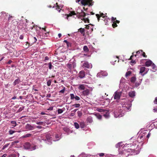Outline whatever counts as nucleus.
I'll use <instances>...</instances> for the list:
<instances>
[{
  "instance_id": "72a5a7b5",
  "label": "nucleus",
  "mask_w": 157,
  "mask_h": 157,
  "mask_svg": "<svg viewBox=\"0 0 157 157\" xmlns=\"http://www.w3.org/2000/svg\"><path fill=\"white\" fill-rule=\"evenodd\" d=\"M85 126V124L83 122H81L80 123V127L81 128H83Z\"/></svg>"
},
{
  "instance_id": "7c9ffc66",
  "label": "nucleus",
  "mask_w": 157,
  "mask_h": 157,
  "mask_svg": "<svg viewBox=\"0 0 157 157\" xmlns=\"http://www.w3.org/2000/svg\"><path fill=\"white\" fill-rule=\"evenodd\" d=\"M74 125L76 128L78 129L79 128V125L78 123L75 122L74 123Z\"/></svg>"
},
{
  "instance_id": "412c9836",
  "label": "nucleus",
  "mask_w": 157,
  "mask_h": 157,
  "mask_svg": "<svg viewBox=\"0 0 157 157\" xmlns=\"http://www.w3.org/2000/svg\"><path fill=\"white\" fill-rule=\"evenodd\" d=\"M96 15L97 17L98 18V21L99 20V17H100V16L102 17H104L105 16V14H104L103 13H100V16L98 14H96Z\"/></svg>"
},
{
  "instance_id": "603ef678",
  "label": "nucleus",
  "mask_w": 157,
  "mask_h": 157,
  "mask_svg": "<svg viewBox=\"0 0 157 157\" xmlns=\"http://www.w3.org/2000/svg\"><path fill=\"white\" fill-rule=\"evenodd\" d=\"M67 45L68 47H69L71 46V43L68 42L67 44Z\"/></svg>"
},
{
  "instance_id": "338daca9",
  "label": "nucleus",
  "mask_w": 157,
  "mask_h": 157,
  "mask_svg": "<svg viewBox=\"0 0 157 157\" xmlns=\"http://www.w3.org/2000/svg\"><path fill=\"white\" fill-rule=\"evenodd\" d=\"M78 110V109H74L73 110V111H72L73 112H74V113H75V112H76V111Z\"/></svg>"
},
{
  "instance_id": "9d476101",
  "label": "nucleus",
  "mask_w": 157,
  "mask_h": 157,
  "mask_svg": "<svg viewBox=\"0 0 157 157\" xmlns=\"http://www.w3.org/2000/svg\"><path fill=\"white\" fill-rule=\"evenodd\" d=\"M83 66L87 68H91L92 67V64L89 63L87 61H85L83 63Z\"/></svg>"
},
{
  "instance_id": "3c124183",
  "label": "nucleus",
  "mask_w": 157,
  "mask_h": 157,
  "mask_svg": "<svg viewBox=\"0 0 157 157\" xmlns=\"http://www.w3.org/2000/svg\"><path fill=\"white\" fill-rule=\"evenodd\" d=\"M153 110L154 112H157V107H154Z\"/></svg>"
},
{
  "instance_id": "9b49d317",
  "label": "nucleus",
  "mask_w": 157,
  "mask_h": 157,
  "mask_svg": "<svg viewBox=\"0 0 157 157\" xmlns=\"http://www.w3.org/2000/svg\"><path fill=\"white\" fill-rule=\"evenodd\" d=\"M145 134H146V133L145 132L143 134H140L138 138V141H142V140H143L144 139L145 137Z\"/></svg>"
},
{
  "instance_id": "864d4df0",
  "label": "nucleus",
  "mask_w": 157,
  "mask_h": 157,
  "mask_svg": "<svg viewBox=\"0 0 157 157\" xmlns=\"http://www.w3.org/2000/svg\"><path fill=\"white\" fill-rule=\"evenodd\" d=\"M65 90V88L64 87L63 89L61 90H60L59 91V93H63L64 92Z\"/></svg>"
},
{
  "instance_id": "f8f14e48",
  "label": "nucleus",
  "mask_w": 157,
  "mask_h": 157,
  "mask_svg": "<svg viewBox=\"0 0 157 157\" xmlns=\"http://www.w3.org/2000/svg\"><path fill=\"white\" fill-rule=\"evenodd\" d=\"M71 99L72 100L75 99L76 101H79L80 100V98L79 97L73 94H70Z\"/></svg>"
},
{
  "instance_id": "f3484780",
  "label": "nucleus",
  "mask_w": 157,
  "mask_h": 157,
  "mask_svg": "<svg viewBox=\"0 0 157 157\" xmlns=\"http://www.w3.org/2000/svg\"><path fill=\"white\" fill-rule=\"evenodd\" d=\"M1 17L2 18L6 19L8 17V13L4 12H2L1 13Z\"/></svg>"
},
{
  "instance_id": "f03ea898",
  "label": "nucleus",
  "mask_w": 157,
  "mask_h": 157,
  "mask_svg": "<svg viewBox=\"0 0 157 157\" xmlns=\"http://www.w3.org/2000/svg\"><path fill=\"white\" fill-rule=\"evenodd\" d=\"M38 140H41L46 141V143L48 144H52L51 137V135L49 134L42 135L40 136V138H39Z\"/></svg>"
},
{
  "instance_id": "7ed1b4c3",
  "label": "nucleus",
  "mask_w": 157,
  "mask_h": 157,
  "mask_svg": "<svg viewBox=\"0 0 157 157\" xmlns=\"http://www.w3.org/2000/svg\"><path fill=\"white\" fill-rule=\"evenodd\" d=\"M131 146L132 147H131V148L125 149H124V150L123 151H122L121 152L119 151V154H121V155H122L123 156H126V157H127L129 155L128 154H127L128 152H130L132 151H134L135 148H136V147L135 148V147H134V145L133 144H131Z\"/></svg>"
},
{
  "instance_id": "0e129e2a",
  "label": "nucleus",
  "mask_w": 157,
  "mask_h": 157,
  "mask_svg": "<svg viewBox=\"0 0 157 157\" xmlns=\"http://www.w3.org/2000/svg\"><path fill=\"white\" fill-rule=\"evenodd\" d=\"M142 56H144V57H146V56L145 55V52H143V53H142Z\"/></svg>"
},
{
  "instance_id": "a878e982",
  "label": "nucleus",
  "mask_w": 157,
  "mask_h": 157,
  "mask_svg": "<svg viewBox=\"0 0 157 157\" xmlns=\"http://www.w3.org/2000/svg\"><path fill=\"white\" fill-rule=\"evenodd\" d=\"M11 123L12 124V125L13 126V128L15 127L17 125V123L16 121H11Z\"/></svg>"
},
{
  "instance_id": "6ab92c4d",
  "label": "nucleus",
  "mask_w": 157,
  "mask_h": 157,
  "mask_svg": "<svg viewBox=\"0 0 157 157\" xmlns=\"http://www.w3.org/2000/svg\"><path fill=\"white\" fill-rule=\"evenodd\" d=\"M135 91H131L129 92L128 95L130 97L133 98L135 96Z\"/></svg>"
},
{
  "instance_id": "aec40b11",
  "label": "nucleus",
  "mask_w": 157,
  "mask_h": 157,
  "mask_svg": "<svg viewBox=\"0 0 157 157\" xmlns=\"http://www.w3.org/2000/svg\"><path fill=\"white\" fill-rule=\"evenodd\" d=\"M153 63L151 61L149 60L146 62L145 65L146 66L148 67L152 65Z\"/></svg>"
},
{
  "instance_id": "473e14b6",
  "label": "nucleus",
  "mask_w": 157,
  "mask_h": 157,
  "mask_svg": "<svg viewBox=\"0 0 157 157\" xmlns=\"http://www.w3.org/2000/svg\"><path fill=\"white\" fill-rule=\"evenodd\" d=\"M63 111V110L62 109H59L57 110V112L58 114L62 113Z\"/></svg>"
},
{
  "instance_id": "1a4fd4ad",
  "label": "nucleus",
  "mask_w": 157,
  "mask_h": 157,
  "mask_svg": "<svg viewBox=\"0 0 157 157\" xmlns=\"http://www.w3.org/2000/svg\"><path fill=\"white\" fill-rule=\"evenodd\" d=\"M25 128L26 131H30L34 130L35 127L33 125L27 124L25 126Z\"/></svg>"
},
{
  "instance_id": "69168bd1",
  "label": "nucleus",
  "mask_w": 157,
  "mask_h": 157,
  "mask_svg": "<svg viewBox=\"0 0 157 157\" xmlns=\"http://www.w3.org/2000/svg\"><path fill=\"white\" fill-rule=\"evenodd\" d=\"M73 67L74 68H75L76 67V63H73Z\"/></svg>"
},
{
  "instance_id": "4be33fe9",
  "label": "nucleus",
  "mask_w": 157,
  "mask_h": 157,
  "mask_svg": "<svg viewBox=\"0 0 157 157\" xmlns=\"http://www.w3.org/2000/svg\"><path fill=\"white\" fill-rule=\"evenodd\" d=\"M32 134L30 133L27 134H25V135H24L21 136V138H28L30 137L31 136Z\"/></svg>"
},
{
  "instance_id": "09e8293b",
  "label": "nucleus",
  "mask_w": 157,
  "mask_h": 157,
  "mask_svg": "<svg viewBox=\"0 0 157 157\" xmlns=\"http://www.w3.org/2000/svg\"><path fill=\"white\" fill-rule=\"evenodd\" d=\"M101 116L100 114H98L97 115V117L99 119H101Z\"/></svg>"
},
{
  "instance_id": "b1692460",
  "label": "nucleus",
  "mask_w": 157,
  "mask_h": 157,
  "mask_svg": "<svg viewBox=\"0 0 157 157\" xmlns=\"http://www.w3.org/2000/svg\"><path fill=\"white\" fill-rule=\"evenodd\" d=\"M146 68L145 67H141L140 69V73L142 74L145 71Z\"/></svg>"
},
{
  "instance_id": "8fccbe9b",
  "label": "nucleus",
  "mask_w": 157,
  "mask_h": 157,
  "mask_svg": "<svg viewBox=\"0 0 157 157\" xmlns=\"http://www.w3.org/2000/svg\"><path fill=\"white\" fill-rule=\"evenodd\" d=\"M116 18L114 17H112V22H115V21H116Z\"/></svg>"
},
{
  "instance_id": "ea45409f",
  "label": "nucleus",
  "mask_w": 157,
  "mask_h": 157,
  "mask_svg": "<svg viewBox=\"0 0 157 157\" xmlns=\"http://www.w3.org/2000/svg\"><path fill=\"white\" fill-rule=\"evenodd\" d=\"M77 113L78 116L79 117H81L82 115V113L81 111H78L77 112Z\"/></svg>"
},
{
  "instance_id": "bf43d9fd",
  "label": "nucleus",
  "mask_w": 157,
  "mask_h": 157,
  "mask_svg": "<svg viewBox=\"0 0 157 157\" xmlns=\"http://www.w3.org/2000/svg\"><path fill=\"white\" fill-rule=\"evenodd\" d=\"M23 38H24V37H23V35H21L20 36L19 38H20V39L22 40V39H23Z\"/></svg>"
},
{
  "instance_id": "680f3d73",
  "label": "nucleus",
  "mask_w": 157,
  "mask_h": 157,
  "mask_svg": "<svg viewBox=\"0 0 157 157\" xmlns=\"http://www.w3.org/2000/svg\"><path fill=\"white\" fill-rule=\"evenodd\" d=\"M150 135H151V134L150 133V132L147 134V138H149V137L150 136Z\"/></svg>"
},
{
  "instance_id": "dca6fc26",
  "label": "nucleus",
  "mask_w": 157,
  "mask_h": 157,
  "mask_svg": "<svg viewBox=\"0 0 157 157\" xmlns=\"http://www.w3.org/2000/svg\"><path fill=\"white\" fill-rule=\"evenodd\" d=\"M142 53H143V51L142 50L138 51L136 52V54L135 55V56L136 57L138 58L142 56Z\"/></svg>"
},
{
  "instance_id": "774afa93",
  "label": "nucleus",
  "mask_w": 157,
  "mask_h": 157,
  "mask_svg": "<svg viewBox=\"0 0 157 157\" xmlns=\"http://www.w3.org/2000/svg\"><path fill=\"white\" fill-rule=\"evenodd\" d=\"M12 62V61L11 60H10L8 61V62L7 63L8 64H10Z\"/></svg>"
},
{
  "instance_id": "c85d7f7f",
  "label": "nucleus",
  "mask_w": 157,
  "mask_h": 157,
  "mask_svg": "<svg viewBox=\"0 0 157 157\" xmlns=\"http://www.w3.org/2000/svg\"><path fill=\"white\" fill-rule=\"evenodd\" d=\"M63 130L66 132H67L68 134L69 133V130L68 129V128H67V127H64L63 128Z\"/></svg>"
},
{
  "instance_id": "6e6552de",
  "label": "nucleus",
  "mask_w": 157,
  "mask_h": 157,
  "mask_svg": "<svg viewBox=\"0 0 157 157\" xmlns=\"http://www.w3.org/2000/svg\"><path fill=\"white\" fill-rule=\"evenodd\" d=\"M122 92L118 91H116L113 94L114 99H115L118 100L120 99L121 95Z\"/></svg>"
},
{
  "instance_id": "c9c22d12",
  "label": "nucleus",
  "mask_w": 157,
  "mask_h": 157,
  "mask_svg": "<svg viewBox=\"0 0 157 157\" xmlns=\"http://www.w3.org/2000/svg\"><path fill=\"white\" fill-rule=\"evenodd\" d=\"M131 74V72L130 71H129L126 72V74H125V76L126 77H127L129 75H130Z\"/></svg>"
},
{
  "instance_id": "2eb2a0df",
  "label": "nucleus",
  "mask_w": 157,
  "mask_h": 157,
  "mask_svg": "<svg viewBox=\"0 0 157 157\" xmlns=\"http://www.w3.org/2000/svg\"><path fill=\"white\" fill-rule=\"evenodd\" d=\"M82 94L84 96H87L90 94V90L89 89H86L82 91Z\"/></svg>"
},
{
  "instance_id": "4c0bfd02",
  "label": "nucleus",
  "mask_w": 157,
  "mask_h": 157,
  "mask_svg": "<svg viewBox=\"0 0 157 157\" xmlns=\"http://www.w3.org/2000/svg\"><path fill=\"white\" fill-rule=\"evenodd\" d=\"M16 131H13L12 130H10L9 131V133L10 134L12 135L13 134V133L15 132Z\"/></svg>"
},
{
  "instance_id": "a211bd4d",
  "label": "nucleus",
  "mask_w": 157,
  "mask_h": 157,
  "mask_svg": "<svg viewBox=\"0 0 157 157\" xmlns=\"http://www.w3.org/2000/svg\"><path fill=\"white\" fill-rule=\"evenodd\" d=\"M104 112L105 113L103 114L104 117L106 118H108L109 117V112L107 110H105Z\"/></svg>"
},
{
  "instance_id": "052dcab7",
  "label": "nucleus",
  "mask_w": 157,
  "mask_h": 157,
  "mask_svg": "<svg viewBox=\"0 0 157 157\" xmlns=\"http://www.w3.org/2000/svg\"><path fill=\"white\" fill-rule=\"evenodd\" d=\"M53 108L52 107H50L47 109L48 110H52Z\"/></svg>"
},
{
  "instance_id": "58836bf2",
  "label": "nucleus",
  "mask_w": 157,
  "mask_h": 157,
  "mask_svg": "<svg viewBox=\"0 0 157 157\" xmlns=\"http://www.w3.org/2000/svg\"><path fill=\"white\" fill-rule=\"evenodd\" d=\"M152 69H153L155 70H156L157 68H156V66L155 65V64L154 63H153L152 64Z\"/></svg>"
},
{
  "instance_id": "37998d69",
  "label": "nucleus",
  "mask_w": 157,
  "mask_h": 157,
  "mask_svg": "<svg viewBox=\"0 0 157 157\" xmlns=\"http://www.w3.org/2000/svg\"><path fill=\"white\" fill-rule=\"evenodd\" d=\"M79 31L82 34L84 33V29L80 28L79 29Z\"/></svg>"
},
{
  "instance_id": "e2e57ef3",
  "label": "nucleus",
  "mask_w": 157,
  "mask_h": 157,
  "mask_svg": "<svg viewBox=\"0 0 157 157\" xmlns=\"http://www.w3.org/2000/svg\"><path fill=\"white\" fill-rule=\"evenodd\" d=\"M98 155L100 156H102L104 155V154L103 153H100Z\"/></svg>"
},
{
  "instance_id": "f704fd0d",
  "label": "nucleus",
  "mask_w": 157,
  "mask_h": 157,
  "mask_svg": "<svg viewBox=\"0 0 157 157\" xmlns=\"http://www.w3.org/2000/svg\"><path fill=\"white\" fill-rule=\"evenodd\" d=\"M36 124H39V125H44V124H45V122L40 121V122H36Z\"/></svg>"
},
{
  "instance_id": "e433bc0d",
  "label": "nucleus",
  "mask_w": 157,
  "mask_h": 157,
  "mask_svg": "<svg viewBox=\"0 0 157 157\" xmlns=\"http://www.w3.org/2000/svg\"><path fill=\"white\" fill-rule=\"evenodd\" d=\"M52 82L51 80H48L47 82V84L48 86H49L51 85Z\"/></svg>"
},
{
  "instance_id": "c756f323",
  "label": "nucleus",
  "mask_w": 157,
  "mask_h": 157,
  "mask_svg": "<svg viewBox=\"0 0 157 157\" xmlns=\"http://www.w3.org/2000/svg\"><path fill=\"white\" fill-rule=\"evenodd\" d=\"M80 106V105L79 104H73L72 105V106L75 108H78Z\"/></svg>"
},
{
  "instance_id": "a18cd8bd",
  "label": "nucleus",
  "mask_w": 157,
  "mask_h": 157,
  "mask_svg": "<svg viewBox=\"0 0 157 157\" xmlns=\"http://www.w3.org/2000/svg\"><path fill=\"white\" fill-rule=\"evenodd\" d=\"M32 40L33 41V43H36L37 40V39L35 37H34Z\"/></svg>"
},
{
  "instance_id": "bb28decb",
  "label": "nucleus",
  "mask_w": 157,
  "mask_h": 157,
  "mask_svg": "<svg viewBox=\"0 0 157 157\" xmlns=\"http://www.w3.org/2000/svg\"><path fill=\"white\" fill-rule=\"evenodd\" d=\"M83 49V50L86 52H88L89 51V49H88V47L86 46H84Z\"/></svg>"
},
{
  "instance_id": "49530a36",
  "label": "nucleus",
  "mask_w": 157,
  "mask_h": 157,
  "mask_svg": "<svg viewBox=\"0 0 157 157\" xmlns=\"http://www.w3.org/2000/svg\"><path fill=\"white\" fill-rule=\"evenodd\" d=\"M48 65H49V69H51L52 68V67H53L51 63H48Z\"/></svg>"
},
{
  "instance_id": "4468645a",
  "label": "nucleus",
  "mask_w": 157,
  "mask_h": 157,
  "mask_svg": "<svg viewBox=\"0 0 157 157\" xmlns=\"http://www.w3.org/2000/svg\"><path fill=\"white\" fill-rule=\"evenodd\" d=\"M78 77L80 78H84L85 76V74L84 71H81L79 72L78 74Z\"/></svg>"
},
{
  "instance_id": "5701e85b",
  "label": "nucleus",
  "mask_w": 157,
  "mask_h": 157,
  "mask_svg": "<svg viewBox=\"0 0 157 157\" xmlns=\"http://www.w3.org/2000/svg\"><path fill=\"white\" fill-rule=\"evenodd\" d=\"M20 82V80L19 78L16 79L13 83V85L15 86L17 84L19 83Z\"/></svg>"
},
{
  "instance_id": "393cba45",
  "label": "nucleus",
  "mask_w": 157,
  "mask_h": 157,
  "mask_svg": "<svg viewBox=\"0 0 157 157\" xmlns=\"http://www.w3.org/2000/svg\"><path fill=\"white\" fill-rule=\"evenodd\" d=\"M67 67L69 71L70 72H71L72 68V64H71L68 63L67 64Z\"/></svg>"
},
{
  "instance_id": "de8ad7c7",
  "label": "nucleus",
  "mask_w": 157,
  "mask_h": 157,
  "mask_svg": "<svg viewBox=\"0 0 157 157\" xmlns=\"http://www.w3.org/2000/svg\"><path fill=\"white\" fill-rule=\"evenodd\" d=\"M24 108V107H20L18 110V112H20L22 111Z\"/></svg>"
},
{
  "instance_id": "20e7f679",
  "label": "nucleus",
  "mask_w": 157,
  "mask_h": 157,
  "mask_svg": "<svg viewBox=\"0 0 157 157\" xmlns=\"http://www.w3.org/2000/svg\"><path fill=\"white\" fill-rule=\"evenodd\" d=\"M23 146L25 149L30 151L35 150L37 148V147L36 145L33 143L30 144L29 142L25 143Z\"/></svg>"
},
{
  "instance_id": "79ce46f5",
  "label": "nucleus",
  "mask_w": 157,
  "mask_h": 157,
  "mask_svg": "<svg viewBox=\"0 0 157 157\" xmlns=\"http://www.w3.org/2000/svg\"><path fill=\"white\" fill-rule=\"evenodd\" d=\"M87 121L90 123L92 122L93 121L92 118L90 117H89L87 118Z\"/></svg>"
},
{
  "instance_id": "39448f33",
  "label": "nucleus",
  "mask_w": 157,
  "mask_h": 157,
  "mask_svg": "<svg viewBox=\"0 0 157 157\" xmlns=\"http://www.w3.org/2000/svg\"><path fill=\"white\" fill-rule=\"evenodd\" d=\"M131 147V144H126L125 145L123 144L122 142H120L116 144V147L117 148L119 147L120 149L121 147Z\"/></svg>"
},
{
  "instance_id": "f257e3e1",
  "label": "nucleus",
  "mask_w": 157,
  "mask_h": 157,
  "mask_svg": "<svg viewBox=\"0 0 157 157\" xmlns=\"http://www.w3.org/2000/svg\"><path fill=\"white\" fill-rule=\"evenodd\" d=\"M133 101V100H131L129 102H127L126 99L122 100L121 101L122 104V109H120V111L118 112H115L114 113V117L116 118L120 117L124 115L125 111H128L130 110V108L131 107L132 104L131 102Z\"/></svg>"
},
{
  "instance_id": "a19ab883",
  "label": "nucleus",
  "mask_w": 157,
  "mask_h": 157,
  "mask_svg": "<svg viewBox=\"0 0 157 157\" xmlns=\"http://www.w3.org/2000/svg\"><path fill=\"white\" fill-rule=\"evenodd\" d=\"M9 145V144H5V145L3 146V147L2 148V150L5 149Z\"/></svg>"
},
{
  "instance_id": "2f4dec72",
  "label": "nucleus",
  "mask_w": 157,
  "mask_h": 157,
  "mask_svg": "<svg viewBox=\"0 0 157 157\" xmlns=\"http://www.w3.org/2000/svg\"><path fill=\"white\" fill-rule=\"evenodd\" d=\"M136 80V77L134 76H133L131 78V81L132 82H135Z\"/></svg>"
},
{
  "instance_id": "ddd939ff",
  "label": "nucleus",
  "mask_w": 157,
  "mask_h": 157,
  "mask_svg": "<svg viewBox=\"0 0 157 157\" xmlns=\"http://www.w3.org/2000/svg\"><path fill=\"white\" fill-rule=\"evenodd\" d=\"M78 89L80 90H84L86 89L87 85L84 84H78Z\"/></svg>"
},
{
  "instance_id": "0eeeda50",
  "label": "nucleus",
  "mask_w": 157,
  "mask_h": 157,
  "mask_svg": "<svg viewBox=\"0 0 157 157\" xmlns=\"http://www.w3.org/2000/svg\"><path fill=\"white\" fill-rule=\"evenodd\" d=\"M81 3L84 6L88 5V3H89V6H92L93 5V2H92V0H88L87 1L86 0H82Z\"/></svg>"
},
{
  "instance_id": "c03bdc74",
  "label": "nucleus",
  "mask_w": 157,
  "mask_h": 157,
  "mask_svg": "<svg viewBox=\"0 0 157 157\" xmlns=\"http://www.w3.org/2000/svg\"><path fill=\"white\" fill-rule=\"evenodd\" d=\"M112 26L113 28L117 27V25L116 24V22H113V23L112 24Z\"/></svg>"
},
{
  "instance_id": "cd10ccee",
  "label": "nucleus",
  "mask_w": 157,
  "mask_h": 157,
  "mask_svg": "<svg viewBox=\"0 0 157 157\" xmlns=\"http://www.w3.org/2000/svg\"><path fill=\"white\" fill-rule=\"evenodd\" d=\"M101 74L102 76H107L108 75L106 71H102Z\"/></svg>"
},
{
  "instance_id": "5fc2aeb1",
  "label": "nucleus",
  "mask_w": 157,
  "mask_h": 157,
  "mask_svg": "<svg viewBox=\"0 0 157 157\" xmlns=\"http://www.w3.org/2000/svg\"><path fill=\"white\" fill-rule=\"evenodd\" d=\"M140 80H141L142 81V79L140 80V82H136L135 84V85L136 86H138L139 85H140V83H141V82L140 81Z\"/></svg>"
},
{
  "instance_id": "13d9d810",
  "label": "nucleus",
  "mask_w": 157,
  "mask_h": 157,
  "mask_svg": "<svg viewBox=\"0 0 157 157\" xmlns=\"http://www.w3.org/2000/svg\"><path fill=\"white\" fill-rule=\"evenodd\" d=\"M48 57L47 56H45L44 58V61H46V60H48Z\"/></svg>"
},
{
  "instance_id": "4d7b16f0",
  "label": "nucleus",
  "mask_w": 157,
  "mask_h": 157,
  "mask_svg": "<svg viewBox=\"0 0 157 157\" xmlns=\"http://www.w3.org/2000/svg\"><path fill=\"white\" fill-rule=\"evenodd\" d=\"M154 102L155 104H157V97L155 98Z\"/></svg>"
},
{
  "instance_id": "6e6d98bb",
  "label": "nucleus",
  "mask_w": 157,
  "mask_h": 157,
  "mask_svg": "<svg viewBox=\"0 0 157 157\" xmlns=\"http://www.w3.org/2000/svg\"><path fill=\"white\" fill-rule=\"evenodd\" d=\"M75 113L72 112V111H71V113L70 114V116L71 117H73L75 115Z\"/></svg>"
},
{
  "instance_id": "423d86ee",
  "label": "nucleus",
  "mask_w": 157,
  "mask_h": 157,
  "mask_svg": "<svg viewBox=\"0 0 157 157\" xmlns=\"http://www.w3.org/2000/svg\"><path fill=\"white\" fill-rule=\"evenodd\" d=\"M73 15H76V17L74 16V17L75 18H76L78 17V15L77 14H76L74 11H71L70 12V13L69 14H65L63 15V17L65 19H67V20L69 21L68 19V17L70 16H72Z\"/></svg>"
}]
</instances>
